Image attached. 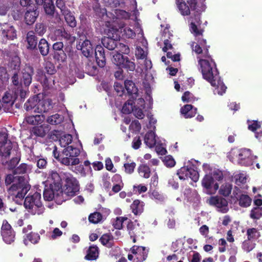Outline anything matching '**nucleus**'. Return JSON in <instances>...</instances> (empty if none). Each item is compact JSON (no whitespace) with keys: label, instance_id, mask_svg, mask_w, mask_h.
Wrapping results in <instances>:
<instances>
[{"label":"nucleus","instance_id":"f257e3e1","mask_svg":"<svg viewBox=\"0 0 262 262\" xmlns=\"http://www.w3.org/2000/svg\"><path fill=\"white\" fill-rule=\"evenodd\" d=\"M31 167L26 163H21L13 170V174H8L5 178V184L8 193L15 194V198L22 200L30 190V186L27 184L24 176H14V174H26L30 171Z\"/></svg>","mask_w":262,"mask_h":262},{"label":"nucleus","instance_id":"f03ea898","mask_svg":"<svg viewBox=\"0 0 262 262\" xmlns=\"http://www.w3.org/2000/svg\"><path fill=\"white\" fill-rule=\"evenodd\" d=\"M201 0H175L177 10L183 16H190L189 30L195 37L202 36L203 29L199 28L202 24L199 4Z\"/></svg>","mask_w":262,"mask_h":262},{"label":"nucleus","instance_id":"7ed1b4c3","mask_svg":"<svg viewBox=\"0 0 262 262\" xmlns=\"http://www.w3.org/2000/svg\"><path fill=\"white\" fill-rule=\"evenodd\" d=\"M198 64L200 67V70L203 78L215 88L216 93L219 95H222L225 93L227 87L221 80L215 62H213L212 65L207 60L200 59L198 60Z\"/></svg>","mask_w":262,"mask_h":262},{"label":"nucleus","instance_id":"20e7f679","mask_svg":"<svg viewBox=\"0 0 262 262\" xmlns=\"http://www.w3.org/2000/svg\"><path fill=\"white\" fill-rule=\"evenodd\" d=\"M117 49H118L117 53L113 56V62L120 69L123 68L127 71H134L136 68L135 62L131 61L128 57L122 54H128L129 53L130 49L128 46L118 42Z\"/></svg>","mask_w":262,"mask_h":262},{"label":"nucleus","instance_id":"39448f33","mask_svg":"<svg viewBox=\"0 0 262 262\" xmlns=\"http://www.w3.org/2000/svg\"><path fill=\"white\" fill-rule=\"evenodd\" d=\"M63 188L60 190L61 202H65L75 196L79 190V184L77 180L70 173L63 174Z\"/></svg>","mask_w":262,"mask_h":262},{"label":"nucleus","instance_id":"423d86ee","mask_svg":"<svg viewBox=\"0 0 262 262\" xmlns=\"http://www.w3.org/2000/svg\"><path fill=\"white\" fill-rule=\"evenodd\" d=\"M41 199V196L40 192H35L33 194L30 193L25 198L24 206L28 212L31 214L40 215L45 210Z\"/></svg>","mask_w":262,"mask_h":262},{"label":"nucleus","instance_id":"0eeeda50","mask_svg":"<svg viewBox=\"0 0 262 262\" xmlns=\"http://www.w3.org/2000/svg\"><path fill=\"white\" fill-rule=\"evenodd\" d=\"M191 48L192 51L197 55H200L202 58H202L203 59L207 60L212 65L213 62H215L209 54V49L210 48V46L207 45L206 39L198 38V43L193 42L191 45ZM198 58H199V60L201 59L200 57H198Z\"/></svg>","mask_w":262,"mask_h":262},{"label":"nucleus","instance_id":"6e6552de","mask_svg":"<svg viewBox=\"0 0 262 262\" xmlns=\"http://www.w3.org/2000/svg\"><path fill=\"white\" fill-rule=\"evenodd\" d=\"M12 149V142L8 139V135L6 132H0V156L9 157Z\"/></svg>","mask_w":262,"mask_h":262},{"label":"nucleus","instance_id":"1a4fd4ad","mask_svg":"<svg viewBox=\"0 0 262 262\" xmlns=\"http://www.w3.org/2000/svg\"><path fill=\"white\" fill-rule=\"evenodd\" d=\"M1 234L4 242L7 244H11L15 239V233L11 226L6 220L3 222L1 227Z\"/></svg>","mask_w":262,"mask_h":262},{"label":"nucleus","instance_id":"9d476101","mask_svg":"<svg viewBox=\"0 0 262 262\" xmlns=\"http://www.w3.org/2000/svg\"><path fill=\"white\" fill-rule=\"evenodd\" d=\"M209 205L214 206L222 213H226L228 211V202L226 199L221 196H212L208 200Z\"/></svg>","mask_w":262,"mask_h":262},{"label":"nucleus","instance_id":"9b49d317","mask_svg":"<svg viewBox=\"0 0 262 262\" xmlns=\"http://www.w3.org/2000/svg\"><path fill=\"white\" fill-rule=\"evenodd\" d=\"M131 253L135 255L134 262H142L147 257L148 249L143 246L134 245L130 249Z\"/></svg>","mask_w":262,"mask_h":262},{"label":"nucleus","instance_id":"f8f14e48","mask_svg":"<svg viewBox=\"0 0 262 262\" xmlns=\"http://www.w3.org/2000/svg\"><path fill=\"white\" fill-rule=\"evenodd\" d=\"M67 172H61L60 174L56 171H51L50 172L48 179L51 182L50 187H53L57 191L62 188V181H63V174Z\"/></svg>","mask_w":262,"mask_h":262},{"label":"nucleus","instance_id":"ddd939ff","mask_svg":"<svg viewBox=\"0 0 262 262\" xmlns=\"http://www.w3.org/2000/svg\"><path fill=\"white\" fill-rule=\"evenodd\" d=\"M22 79L25 86L28 88L32 82V76L34 75V69L30 66H26L22 70Z\"/></svg>","mask_w":262,"mask_h":262},{"label":"nucleus","instance_id":"4468645a","mask_svg":"<svg viewBox=\"0 0 262 262\" xmlns=\"http://www.w3.org/2000/svg\"><path fill=\"white\" fill-rule=\"evenodd\" d=\"M96 61L98 66L103 68L106 64L105 54L103 47L101 45H97L95 49Z\"/></svg>","mask_w":262,"mask_h":262},{"label":"nucleus","instance_id":"2eb2a0df","mask_svg":"<svg viewBox=\"0 0 262 262\" xmlns=\"http://www.w3.org/2000/svg\"><path fill=\"white\" fill-rule=\"evenodd\" d=\"M26 42L27 49L30 50L37 49L38 37L33 31H29L26 34Z\"/></svg>","mask_w":262,"mask_h":262},{"label":"nucleus","instance_id":"dca6fc26","mask_svg":"<svg viewBox=\"0 0 262 262\" xmlns=\"http://www.w3.org/2000/svg\"><path fill=\"white\" fill-rule=\"evenodd\" d=\"M38 15L39 11L36 7H34L32 9L29 7L28 8L24 18L26 24L28 25H33L36 21Z\"/></svg>","mask_w":262,"mask_h":262},{"label":"nucleus","instance_id":"f3484780","mask_svg":"<svg viewBox=\"0 0 262 262\" xmlns=\"http://www.w3.org/2000/svg\"><path fill=\"white\" fill-rule=\"evenodd\" d=\"M52 100L50 98H43L39 100V104L37 106L36 113H42L48 112L53 107Z\"/></svg>","mask_w":262,"mask_h":262},{"label":"nucleus","instance_id":"a211bd4d","mask_svg":"<svg viewBox=\"0 0 262 262\" xmlns=\"http://www.w3.org/2000/svg\"><path fill=\"white\" fill-rule=\"evenodd\" d=\"M77 48L81 51L82 54L85 57L88 58L93 56L94 49L91 42L89 39H85L81 45H77Z\"/></svg>","mask_w":262,"mask_h":262},{"label":"nucleus","instance_id":"6ab92c4d","mask_svg":"<svg viewBox=\"0 0 262 262\" xmlns=\"http://www.w3.org/2000/svg\"><path fill=\"white\" fill-rule=\"evenodd\" d=\"M43 196L46 201H50L56 198L58 201L61 202V196L60 193V190L57 191L53 187L50 186V188H45L43 191Z\"/></svg>","mask_w":262,"mask_h":262},{"label":"nucleus","instance_id":"aec40b11","mask_svg":"<svg viewBox=\"0 0 262 262\" xmlns=\"http://www.w3.org/2000/svg\"><path fill=\"white\" fill-rule=\"evenodd\" d=\"M2 28L3 41L13 40L16 38V31L13 26L3 25L2 26Z\"/></svg>","mask_w":262,"mask_h":262},{"label":"nucleus","instance_id":"412c9836","mask_svg":"<svg viewBox=\"0 0 262 262\" xmlns=\"http://www.w3.org/2000/svg\"><path fill=\"white\" fill-rule=\"evenodd\" d=\"M124 88L127 94L132 99H136L138 95V89L132 80H126L124 81Z\"/></svg>","mask_w":262,"mask_h":262},{"label":"nucleus","instance_id":"4be33fe9","mask_svg":"<svg viewBox=\"0 0 262 262\" xmlns=\"http://www.w3.org/2000/svg\"><path fill=\"white\" fill-rule=\"evenodd\" d=\"M180 113L185 118H191L197 113V108L191 104H185L181 108Z\"/></svg>","mask_w":262,"mask_h":262},{"label":"nucleus","instance_id":"5701e85b","mask_svg":"<svg viewBox=\"0 0 262 262\" xmlns=\"http://www.w3.org/2000/svg\"><path fill=\"white\" fill-rule=\"evenodd\" d=\"M145 204L139 200H135L130 205L132 212L136 215H140L144 211Z\"/></svg>","mask_w":262,"mask_h":262},{"label":"nucleus","instance_id":"b1692460","mask_svg":"<svg viewBox=\"0 0 262 262\" xmlns=\"http://www.w3.org/2000/svg\"><path fill=\"white\" fill-rule=\"evenodd\" d=\"M48 131V126L47 125L35 126L31 129V134L36 137L43 138Z\"/></svg>","mask_w":262,"mask_h":262},{"label":"nucleus","instance_id":"393cba45","mask_svg":"<svg viewBox=\"0 0 262 262\" xmlns=\"http://www.w3.org/2000/svg\"><path fill=\"white\" fill-rule=\"evenodd\" d=\"M42 6L46 15L53 17L56 10L53 0H45Z\"/></svg>","mask_w":262,"mask_h":262},{"label":"nucleus","instance_id":"a878e982","mask_svg":"<svg viewBox=\"0 0 262 262\" xmlns=\"http://www.w3.org/2000/svg\"><path fill=\"white\" fill-rule=\"evenodd\" d=\"M39 100L37 96H34L30 97L24 104V107L26 111H29L34 110V112L36 113L37 106L39 104Z\"/></svg>","mask_w":262,"mask_h":262},{"label":"nucleus","instance_id":"bb28decb","mask_svg":"<svg viewBox=\"0 0 262 262\" xmlns=\"http://www.w3.org/2000/svg\"><path fill=\"white\" fill-rule=\"evenodd\" d=\"M101 42L105 48L109 50H113L117 48L118 41L112 37H104L102 38Z\"/></svg>","mask_w":262,"mask_h":262},{"label":"nucleus","instance_id":"cd10ccee","mask_svg":"<svg viewBox=\"0 0 262 262\" xmlns=\"http://www.w3.org/2000/svg\"><path fill=\"white\" fill-rule=\"evenodd\" d=\"M37 45L40 54L43 57L47 56L50 50V45L47 40L45 38H41Z\"/></svg>","mask_w":262,"mask_h":262},{"label":"nucleus","instance_id":"c85d7f7f","mask_svg":"<svg viewBox=\"0 0 262 262\" xmlns=\"http://www.w3.org/2000/svg\"><path fill=\"white\" fill-rule=\"evenodd\" d=\"M99 241L103 245L108 248H112L114 245V237L111 233L103 234Z\"/></svg>","mask_w":262,"mask_h":262},{"label":"nucleus","instance_id":"c756f323","mask_svg":"<svg viewBox=\"0 0 262 262\" xmlns=\"http://www.w3.org/2000/svg\"><path fill=\"white\" fill-rule=\"evenodd\" d=\"M15 99L16 96L15 95V94L13 95L10 91H7L3 96L2 101L6 108V107L11 106L14 103Z\"/></svg>","mask_w":262,"mask_h":262},{"label":"nucleus","instance_id":"7c9ffc66","mask_svg":"<svg viewBox=\"0 0 262 262\" xmlns=\"http://www.w3.org/2000/svg\"><path fill=\"white\" fill-rule=\"evenodd\" d=\"M144 143L150 148L155 146L156 143L155 133L151 131L147 132L144 137Z\"/></svg>","mask_w":262,"mask_h":262},{"label":"nucleus","instance_id":"2f4dec72","mask_svg":"<svg viewBox=\"0 0 262 262\" xmlns=\"http://www.w3.org/2000/svg\"><path fill=\"white\" fill-rule=\"evenodd\" d=\"M99 249L96 245L90 246L87 251V254L85 256V258L89 260H93L97 259L98 257Z\"/></svg>","mask_w":262,"mask_h":262},{"label":"nucleus","instance_id":"473e14b6","mask_svg":"<svg viewBox=\"0 0 262 262\" xmlns=\"http://www.w3.org/2000/svg\"><path fill=\"white\" fill-rule=\"evenodd\" d=\"M237 201L238 202L239 206L247 208L251 206L252 200L248 194H243L239 195Z\"/></svg>","mask_w":262,"mask_h":262},{"label":"nucleus","instance_id":"72a5a7b5","mask_svg":"<svg viewBox=\"0 0 262 262\" xmlns=\"http://www.w3.org/2000/svg\"><path fill=\"white\" fill-rule=\"evenodd\" d=\"M62 15L64 16V19L68 26L71 28L76 27L77 22L75 17L70 10L63 13Z\"/></svg>","mask_w":262,"mask_h":262},{"label":"nucleus","instance_id":"f704fd0d","mask_svg":"<svg viewBox=\"0 0 262 262\" xmlns=\"http://www.w3.org/2000/svg\"><path fill=\"white\" fill-rule=\"evenodd\" d=\"M40 240V235L37 233L33 232H30L29 233L26 234L24 239V243L25 245L28 244V242H30L33 244H37Z\"/></svg>","mask_w":262,"mask_h":262},{"label":"nucleus","instance_id":"c9c22d12","mask_svg":"<svg viewBox=\"0 0 262 262\" xmlns=\"http://www.w3.org/2000/svg\"><path fill=\"white\" fill-rule=\"evenodd\" d=\"M25 120L28 124L31 125L39 124L43 121V116L40 115L28 116L25 117Z\"/></svg>","mask_w":262,"mask_h":262},{"label":"nucleus","instance_id":"e433bc0d","mask_svg":"<svg viewBox=\"0 0 262 262\" xmlns=\"http://www.w3.org/2000/svg\"><path fill=\"white\" fill-rule=\"evenodd\" d=\"M80 150L76 147L73 146H68L63 150V155L66 156H69L70 158H75L79 156Z\"/></svg>","mask_w":262,"mask_h":262},{"label":"nucleus","instance_id":"4c0bfd02","mask_svg":"<svg viewBox=\"0 0 262 262\" xmlns=\"http://www.w3.org/2000/svg\"><path fill=\"white\" fill-rule=\"evenodd\" d=\"M138 171L140 176L145 179H148L150 177L151 170L147 164H142L140 165L138 167Z\"/></svg>","mask_w":262,"mask_h":262},{"label":"nucleus","instance_id":"58836bf2","mask_svg":"<svg viewBox=\"0 0 262 262\" xmlns=\"http://www.w3.org/2000/svg\"><path fill=\"white\" fill-rule=\"evenodd\" d=\"M135 100V99H133L131 98H129V99L123 104L121 110L123 114H129L134 111Z\"/></svg>","mask_w":262,"mask_h":262},{"label":"nucleus","instance_id":"ea45409f","mask_svg":"<svg viewBox=\"0 0 262 262\" xmlns=\"http://www.w3.org/2000/svg\"><path fill=\"white\" fill-rule=\"evenodd\" d=\"M250 150L249 149H242L238 154V158L239 162L242 164H245V161L246 162L250 161Z\"/></svg>","mask_w":262,"mask_h":262},{"label":"nucleus","instance_id":"a19ab883","mask_svg":"<svg viewBox=\"0 0 262 262\" xmlns=\"http://www.w3.org/2000/svg\"><path fill=\"white\" fill-rule=\"evenodd\" d=\"M250 217L253 220H258L262 217V207H253L249 214Z\"/></svg>","mask_w":262,"mask_h":262},{"label":"nucleus","instance_id":"79ce46f5","mask_svg":"<svg viewBox=\"0 0 262 262\" xmlns=\"http://www.w3.org/2000/svg\"><path fill=\"white\" fill-rule=\"evenodd\" d=\"M41 83L44 89L49 90L54 85V79L52 76L47 77L44 75L41 78Z\"/></svg>","mask_w":262,"mask_h":262},{"label":"nucleus","instance_id":"37998d69","mask_svg":"<svg viewBox=\"0 0 262 262\" xmlns=\"http://www.w3.org/2000/svg\"><path fill=\"white\" fill-rule=\"evenodd\" d=\"M214 183L213 178L210 174H206L202 181V186L207 190H210Z\"/></svg>","mask_w":262,"mask_h":262},{"label":"nucleus","instance_id":"c03bdc74","mask_svg":"<svg viewBox=\"0 0 262 262\" xmlns=\"http://www.w3.org/2000/svg\"><path fill=\"white\" fill-rule=\"evenodd\" d=\"M232 189V185L229 183H225L221 186L219 193L220 194L227 197L230 194Z\"/></svg>","mask_w":262,"mask_h":262},{"label":"nucleus","instance_id":"a18cd8bd","mask_svg":"<svg viewBox=\"0 0 262 262\" xmlns=\"http://www.w3.org/2000/svg\"><path fill=\"white\" fill-rule=\"evenodd\" d=\"M63 117L58 114H55L49 116L47 119V122L51 125H57L63 121Z\"/></svg>","mask_w":262,"mask_h":262},{"label":"nucleus","instance_id":"49530a36","mask_svg":"<svg viewBox=\"0 0 262 262\" xmlns=\"http://www.w3.org/2000/svg\"><path fill=\"white\" fill-rule=\"evenodd\" d=\"M122 36L124 38H133L136 36V33L133 30L128 27H123L121 28Z\"/></svg>","mask_w":262,"mask_h":262},{"label":"nucleus","instance_id":"de8ad7c7","mask_svg":"<svg viewBox=\"0 0 262 262\" xmlns=\"http://www.w3.org/2000/svg\"><path fill=\"white\" fill-rule=\"evenodd\" d=\"M247 235L248 241H253L259 236V233L257 229L252 228L247 229Z\"/></svg>","mask_w":262,"mask_h":262},{"label":"nucleus","instance_id":"09e8293b","mask_svg":"<svg viewBox=\"0 0 262 262\" xmlns=\"http://www.w3.org/2000/svg\"><path fill=\"white\" fill-rule=\"evenodd\" d=\"M47 25L42 23H38L35 25V33H36L39 36H43L47 31Z\"/></svg>","mask_w":262,"mask_h":262},{"label":"nucleus","instance_id":"8fccbe9b","mask_svg":"<svg viewBox=\"0 0 262 262\" xmlns=\"http://www.w3.org/2000/svg\"><path fill=\"white\" fill-rule=\"evenodd\" d=\"M189 167L184 166L181 167L177 171V174L180 180H185L188 178Z\"/></svg>","mask_w":262,"mask_h":262},{"label":"nucleus","instance_id":"3c124183","mask_svg":"<svg viewBox=\"0 0 262 262\" xmlns=\"http://www.w3.org/2000/svg\"><path fill=\"white\" fill-rule=\"evenodd\" d=\"M67 54L63 50L53 53V58L58 62H65L67 61Z\"/></svg>","mask_w":262,"mask_h":262},{"label":"nucleus","instance_id":"603ef678","mask_svg":"<svg viewBox=\"0 0 262 262\" xmlns=\"http://www.w3.org/2000/svg\"><path fill=\"white\" fill-rule=\"evenodd\" d=\"M102 219V215L98 212H95L91 213L89 216V220L90 223L97 224Z\"/></svg>","mask_w":262,"mask_h":262},{"label":"nucleus","instance_id":"864d4df0","mask_svg":"<svg viewBox=\"0 0 262 262\" xmlns=\"http://www.w3.org/2000/svg\"><path fill=\"white\" fill-rule=\"evenodd\" d=\"M128 220L127 217H117L114 221L113 225L116 229H121L123 228V223Z\"/></svg>","mask_w":262,"mask_h":262},{"label":"nucleus","instance_id":"5fc2aeb1","mask_svg":"<svg viewBox=\"0 0 262 262\" xmlns=\"http://www.w3.org/2000/svg\"><path fill=\"white\" fill-rule=\"evenodd\" d=\"M45 69L47 74L52 75L56 73L54 64L51 61H47L45 64Z\"/></svg>","mask_w":262,"mask_h":262},{"label":"nucleus","instance_id":"6e6d98bb","mask_svg":"<svg viewBox=\"0 0 262 262\" xmlns=\"http://www.w3.org/2000/svg\"><path fill=\"white\" fill-rule=\"evenodd\" d=\"M182 100L184 102L193 103L196 100V98L192 93L189 91H186L183 94L182 97Z\"/></svg>","mask_w":262,"mask_h":262},{"label":"nucleus","instance_id":"4d7b16f0","mask_svg":"<svg viewBox=\"0 0 262 262\" xmlns=\"http://www.w3.org/2000/svg\"><path fill=\"white\" fill-rule=\"evenodd\" d=\"M136 164L134 162L125 163L124 164V171L126 173L132 174L134 172Z\"/></svg>","mask_w":262,"mask_h":262},{"label":"nucleus","instance_id":"13d9d810","mask_svg":"<svg viewBox=\"0 0 262 262\" xmlns=\"http://www.w3.org/2000/svg\"><path fill=\"white\" fill-rule=\"evenodd\" d=\"M188 178L196 182L199 180V174L198 171L192 167H189Z\"/></svg>","mask_w":262,"mask_h":262},{"label":"nucleus","instance_id":"bf43d9fd","mask_svg":"<svg viewBox=\"0 0 262 262\" xmlns=\"http://www.w3.org/2000/svg\"><path fill=\"white\" fill-rule=\"evenodd\" d=\"M27 94V91L26 90H24L22 86L18 87L17 90L15 91L16 99L19 96L21 101H24Z\"/></svg>","mask_w":262,"mask_h":262},{"label":"nucleus","instance_id":"052dcab7","mask_svg":"<svg viewBox=\"0 0 262 262\" xmlns=\"http://www.w3.org/2000/svg\"><path fill=\"white\" fill-rule=\"evenodd\" d=\"M55 5L60 9L61 14L69 10L66 6L64 0H56Z\"/></svg>","mask_w":262,"mask_h":262},{"label":"nucleus","instance_id":"680f3d73","mask_svg":"<svg viewBox=\"0 0 262 262\" xmlns=\"http://www.w3.org/2000/svg\"><path fill=\"white\" fill-rule=\"evenodd\" d=\"M150 197L151 199H154L159 202H163L164 200V196L163 195L156 190H154L152 191L150 195Z\"/></svg>","mask_w":262,"mask_h":262},{"label":"nucleus","instance_id":"e2e57ef3","mask_svg":"<svg viewBox=\"0 0 262 262\" xmlns=\"http://www.w3.org/2000/svg\"><path fill=\"white\" fill-rule=\"evenodd\" d=\"M163 161L167 167H172L176 164L174 159L170 155L165 156Z\"/></svg>","mask_w":262,"mask_h":262},{"label":"nucleus","instance_id":"0e129e2a","mask_svg":"<svg viewBox=\"0 0 262 262\" xmlns=\"http://www.w3.org/2000/svg\"><path fill=\"white\" fill-rule=\"evenodd\" d=\"M57 33L66 40H70L72 38L71 34L66 31L64 28L59 29L57 30Z\"/></svg>","mask_w":262,"mask_h":262},{"label":"nucleus","instance_id":"69168bd1","mask_svg":"<svg viewBox=\"0 0 262 262\" xmlns=\"http://www.w3.org/2000/svg\"><path fill=\"white\" fill-rule=\"evenodd\" d=\"M20 65V59L18 57H14L10 62V67L14 70H19Z\"/></svg>","mask_w":262,"mask_h":262},{"label":"nucleus","instance_id":"338daca9","mask_svg":"<svg viewBox=\"0 0 262 262\" xmlns=\"http://www.w3.org/2000/svg\"><path fill=\"white\" fill-rule=\"evenodd\" d=\"M9 79V75L4 67H0V80L4 83Z\"/></svg>","mask_w":262,"mask_h":262},{"label":"nucleus","instance_id":"774afa93","mask_svg":"<svg viewBox=\"0 0 262 262\" xmlns=\"http://www.w3.org/2000/svg\"><path fill=\"white\" fill-rule=\"evenodd\" d=\"M72 141V136L70 134H67L63 136L60 139V143L63 144V146L65 147L66 145H69Z\"/></svg>","mask_w":262,"mask_h":262}]
</instances>
